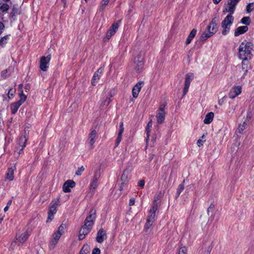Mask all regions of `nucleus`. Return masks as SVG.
<instances>
[{
  "label": "nucleus",
  "mask_w": 254,
  "mask_h": 254,
  "mask_svg": "<svg viewBox=\"0 0 254 254\" xmlns=\"http://www.w3.org/2000/svg\"><path fill=\"white\" fill-rule=\"evenodd\" d=\"M96 219V211L91 209L89 215L84 220V225L82 226L79 232L78 239L79 240L84 239L91 230L94 222Z\"/></svg>",
  "instance_id": "nucleus-1"
},
{
  "label": "nucleus",
  "mask_w": 254,
  "mask_h": 254,
  "mask_svg": "<svg viewBox=\"0 0 254 254\" xmlns=\"http://www.w3.org/2000/svg\"><path fill=\"white\" fill-rule=\"evenodd\" d=\"M252 46L249 43L242 42L239 48V58L243 61H248L252 58Z\"/></svg>",
  "instance_id": "nucleus-2"
},
{
  "label": "nucleus",
  "mask_w": 254,
  "mask_h": 254,
  "mask_svg": "<svg viewBox=\"0 0 254 254\" xmlns=\"http://www.w3.org/2000/svg\"><path fill=\"white\" fill-rule=\"evenodd\" d=\"M234 20V18L233 15H227L222 21L221 27L222 28V34L223 35H226L229 33Z\"/></svg>",
  "instance_id": "nucleus-3"
},
{
  "label": "nucleus",
  "mask_w": 254,
  "mask_h": 254,
  "mask_svg": "<svg viewBox=\"0 0 254 254\" xmlns=\"http://www.w3.org/2000/svg\"><path fill=\"white\" fill-rule=\"evenodd\" d=\"M27 140L28 137L25 132L24 134H22L19 136L18 140L17 146L15 151V154L16 153L19 155L23 152V150L26 146Z\"/></svg>",
  "instance_id": "nucleus-4"
},
{
  "label": "nucleus",
  "mask_w": 254,
  "mask_h": 254,
  "mask_svg": "<svg viewBox=\"0 0 254 254\" xmlns=\"http://www.w3.org/2000/svg\"><path fill=\"white\" fill-rule=\"evenodd\" d=\"M60 205V198L52 201L48 211V216L46 221L47 222H51L53 219L54 216L57 211V206Z\"/></svg>",
  "instance_id": "nucleus-5"
},
{
  "label": "nucleus",
  "mask_w": 254,
  "mask_h": 254,
  "mask_svg": "<svg viewBox=\"0 0 254 254\" xmlns=\"http://www.w3.org/2000/svg\"><path fill=\"white\" fill-rule=\"evenodd\" d=\"M144 53L140 52L134 58V67L135 70L138 72L143 68L144 64Z\"/></svg>",
  "instance_id": "nucleus-6"
},
{
  "label": "nucleus",
  "mask_w": 254,
  "mask_h": 254,
  "mask_svg": "<svg viewBox=\"0 0 254 254\" xmlns=\"http://www.w3.org/2000/svg\"><path fill=\"white\" fill-rule=\"evenodd\" d=\"M241 0H228L225 4L223 12H228V15H232L235 11L236 6Z\"/></svg>",
  "instance_id": "nucleus-7"
},
{
  "label": "nucleus",
  "mask_w": 254,
  "mask_h": 254,
  "mask_svg": "<svg viewBox=\"0 0 254 254\" xmlns=\"http://www.w3.org/2000/svg\"><path fill=\"white\" fill-rule=\"evenodd\" d=\"M157 210L158 202L157 200L155 199L152 202L151 208L148 211V214L147 217V219L154 222L155 220L156 212Z\"/></svg>",
  "instance_id": "nucleus-8"
},
{
  "label": "nucleus",
  "mask_w": 254,
  "mask_h": 254,
  "mask_svg": "<svg viewBox=\"0 0 254 254\" xmlns=\"http://www.w3.org/2000/svg\"><path fill=\"white\" fill-rule=\"evenodd\" d=\"M194 78V74L192 73H187L185 75L184 88L183 89V96H185L188 93L191 82Z\"/></svg>",
  "instance_id": "nucleus-9"
},
{
  "label": "nucleus",
  "mask_w": 254,
  "mask_h": 254,
  "mask_svg": "<svg viewBox=\"0 0 254 254\" xmlns=\"http://www.w3.org/2000/svg\"><path fill=\"white\" fill-rule=\"evenodd\" d=\"M51 59V55H49L47 57L43 56L41 58L40 61V68L41 70L43 71L47 70L49 68V64Z\"/></svg>",
  "instance_id": "nucleus-10"
},
{
  "label": "nucleus",
  "mask_w": 254,
  "mask_h": 254,
  "mask_svg": "<svg viewBox=\"0 0 254 254\" xmlns=\"http://www.w3.org/2000/svg\"><path fill=\"white\" fill-rule=\"evenodd\" d=\"M165 106L166 105L165 104H162L160 106L158 109V113L156 115V119L157 123L159 124H162L165 120L166 115L165 112Z\"/></svg>",
  "instance_id": "nucleus-11"
},
{
  "label": "nucleus",
  "mask_w": 254,
  "mask_h": 254,
  "mask_svg": "<svg viewBox=\"0 0 254 254\" xmlns=\"http://www.w3.org/2000/svg\"><path fill=\"white\" fill-rule=\"evenodd\" d=\"M61 236V233L59 232H55L53 234L52 238L50 240L49 245V248L50 250H53L55 249Z\"/></svg>",
  "instance_id": "nucleus-12"
},
{
  "label": "nucleus",
  "mask_w": 254,
  "mask_h": 254,
  "mask_svg": "<svg viewBox=\"0 0 254 254\" xmlns=\"http://www.w3.org/2000/svg\"><path fill=\"white\" fill-rule=\"evenodd\" d=\"M121 22V20H119L118 21L114 23L110 27L109 30L106 33V38L109 40L112 36L114 35L118 30L120 24Z\"/></svg>",
  "instance_id": "nucleus-13"
},
{
  "label": "nucleus",
  "mask_w": 254,
  "mask_h": 254,
  "mask_svg": "<svg viewBox=\"0 0 254 254\" xmlns=\"http://www.w3.org/2000/svg\"><path fill=\"white\" fill-rule=\"evenodd\" d=\"M30 233L29 231L26 230L21 234H17L16 236V242L19 243L18 245L24 243L29 238Z\"/></svg>",
  "instance_id": "nucleus-14"
},
{
  "label": "nucleus",
  "mask_w": 254,
  "mask_h": 254,
  "mask_svg": "<svg viewBox=\"0 0 254 254\" xmlns=\"http://www.w3.org/2000/svg\"><path fill=\"white\" fill-rule=\"evenodd\" d=\"M242 92V87L241 86H235L232 88L229 93L230 98L234 99L240 95Z\"/></svg>",
  "instance_id": "nucleus-15"
},
{
  "label": "nucleus",
  "mask_w": 254,
  "mask_h": 254,
  "mask_svg": "<svg viewBox=\"0 0 254 254\" xmlns=\"http://www.w3.org/2000/svg\"><path fill=\"white\" fill-rule=\"evenodd\" d=\"M75 186V182L72 180H67L63 186V190L64 192H69L71 191L70 189L73 188Z\"/></svg>",
  "instance_id": "nucleus-16"
},
{
  "label": "nucleus",
  "mask_w": 254,
  "mask_h": 254,
  "mask_svg": "<svg viewBox=\"0 0 254 254\" xmlns=\"http://www.w3.org/2000/svg\"><path fill=\"white\" fill-rule=\"evenodd\" d=\"M143 84V81L137 82L133 87L132 89V96L134 98H136L140 91L142 85Z\"/></svg>",
  "instance_id": "nucleus-17"
},
{
  "label": "nucleus",
  "mask_w": 254,
  "mask_h": 254,
  "mask_svg": "<svg viewBox=\"0 0 254 254\" xmlns=\"http://www.w3.org/2000/svg\"><path fill=\"white\" fill-rule=\"evenodd\" d=\"M97 135V132L95 130H93L90 133L87 141L88 143L90 146V149H92L94 148V144L95 141V138Z\"/></svg>",
  "instance_id": "nucleus-18"
},
{
  "label": "nucleus",
  "mask_w": 254,
  "mask_h": 254,
  "mask_svg": "<svg viewBox=\"0 0 254 254\" xmlns=\"http://www.w3.org/2000/svg\"><path fill=\"white\" fill-rule=\"evenodd\" d=\"M107 238L106 233L103 229H100L98 231L96 237V241L99 243H102L104 240Z\"/></svg>",
  "instance_id": "nucleus-19"
},
{
  "label": "nucleus",
  "mask_w": 254,
  "mask_h": 254,
  "mask_svg": "<svg viewBox=\"0 0 254 254\" xmlns=\"http://www.w3.org/2000/svg\"><path fill=\"white\" fill-rule=\"evenodd\" d=\"M124 131V124L121 122L120 123L119 130L118 133V136L116 140L115 146H118L122 139V135Z\"/></svg>",
  "instance_id": "nucleus-20"
},
{
  "label": "nucleus",
  "mask_w": 254,
  "mask_h": 254,
  "mask_svg": "<svg viewBox=\"0 0 254 254\" xmlns=\"http://www.w3.org/2000/svg\"><path fill=\"white\" fill-rule=\"evenodd\" d=\"M215 33V29L213 27L212 32H207L205 31L204 32L200 37V39L201 41H204L206 40L209 37L212 36Z\"/></svg>",
  "instance_id": "nucleus-21"
},
{
  "label": "nucleus",
  "mask_w": 254,
  "mask_h": 254,
  "mask_svg": "<svg viewBox=\"0 0 254 254\" xmlns=\"http://www.w3.org/2000/svg\"><path fill=\"white\" fill-rule=\"evenodd\" d=\"M102 72V69L101 68H99L94 74L93 76L92 77L91 80V84L92 85L95 86L98 80L100 78L101 74Z\"/></svg>",
  "instance_id": "nucleus-22"
},
{
  "label": "nucleus",
  "mask_w": 254,
  "mask_h": 254,
  "mask_svg": "<svg viewBox=\"0 0 254 254\" xmlns=\"http://www.w3.org/2000/svg\"><path fill=\"white\" fill-rule=\"evenodd\" d=\"M99 174L96 172L95 173L93 180L90 183V190H94L97 187V182L99 178Z\"/></svg>",
  "instance_id": "nucleus-23"
},
{
  "label": "nucleus",
  "mask_w": 254,
  "mask_h": 254,
  "mask_svg": "<svg viewBox=\"0 0 254 254\" xmlns=\"http://www.w3.org/2000/svg\"><path fill=\"white\" fill-rule=\"evenodd\" d=\"M248 27L247 26H242L238 27L235 31L234 35L237 37L241 34H243L248 30Z\"/></svg>",
  "instance_id": "nucleus-24"
},
{
  "label": "nucleus",
  "mask_w": 254,
  "mask_h": 254,
  "mask_svg": "<svg viewBox=\"0 0 254 254\" xmlns=\"http://www.w3.org/2000/svg\"><path fill=\"white\" fill-rule=\"evenodd\" d=\"M19 13L20 12L17 6L14 5L12 6L11 12L9 13V17L14 19L15 17L17 15L19 14Z\"/></svg>",
  "instance_id": "nucleus-25"
},
{
  "label": "nucleus",
  "mask_w": 254,
  "mask_h": 254,
  "mask_svg": "<svg viewBox=\"0 0 254 254\" xmlns=\"http://www.w3.org/2000/svg\"><path fill=\"white\" fill-rule=\"evenodd\" d=\"M21 105L19 102H15L11 104L10 105V110L12 114H15L18 111L19 108Z\"/></svg>",
  "instance_id": "nucleus-26"
},
{
  "label": "nucleus",
  "mask_w": 254,
  "mask_h": 254,
  "mask_svg": "<svg viewBox=\"0 0 254 254\" xmlns=\"http://www.w3.org/2000/svg\"><path fill=\"white\" fill-rule=\"evenodd\" d=\"M197 30L195 29H193L190 32V34L189 35L186 42V44L187 45H188L190 43L193 38L195 36L196 34Z\"/></svg>",
  "instance_id": "nucleus-27"
},
{
  "label": "nucleus",
  "mask_w": 254,
  "mask_h": 254,
  "mask_svg": "<svg viewBox=\"0 0 254 254\" xmlns=\"http://www.w3.org/2000/svg\"><path fill=\"white\" fill-rule=\"evenodd\" d=\"M217 24L216 23V21L214 20V19H213L209 24L207 26L206 30L207 32H212V28L214 27L215 29V33L217 31Z\"/></svg>",
  "instance_id": "nucleus-28"
},
{
  "label": "nucleus",
  "mask_w": 254,
  "mask_h": 254,
  "mask_svg": "<svg viewBox=\"0 0 254 254\" xmlns=\"http://www.w3.org/2000/svg\"><path fill=\"white\" fill-rule=\"evenodd\" d=\"M214 118V113L213 112H209L207 114L205 117L203 122L205 124H209L213 120Z\"/></svg>",
  "instance_id": "nucleus-29"
},
{
  "label": "nucleus",
  "mask_w": 254,
  "mask_h": 254,
  "mask_svg": "<svg viewBox=\"0 0 254 254\" xmlns=\"http://www.w3.org/2000/svg\"><path fill=\"white\" fill-rule=\"evenodd\" d=\"M14 170L13 168H10L8 169L7 172L6 174V179L9 181H12L14 179Z\"/></svg>",
  "instance_id": "nucleus-30"
},
{
  "label": "nucleus",
  "mask_w": 254,
  "mask_h": 254,
  "mask_svg": "<svg viewBox=\"0 0 254 254\" xmlns=\"http://www.w3.org/2000/svg\"><path fill=\"white\" fill-rule=\"evenodd\" d=\"M0 10L2 13H6L9 9V4L6 2H3L1 5H0Z\"/></svg>",
  "instance_id": "nucleus-31"
},
{
  "label": "nucleus",
  "mask_w": 254,
  "mask_h": 254,
  "mask_svg": "<svg viewBox=\"0 0 254 254\" xmlns=\"http://www.w3.org/2000/svg\"><path fill=\"white\" fill-rule=\"evenodd\" d=\"M121 180L123 182V185L124 184H127L128 180V171L125 170L122 174Z\"/></svg>",
  "instance_id": "nucleus-32"
},
{
  "label": "nucleus",
  "mask_w": 254,
  "mask_h": 254,
  "mask_svg": "<svg viewBox=\"0 0 254 254\" xmlns=\"http://www.w3.org/2000/svg\"><path fill=\"white\" fill-rule=\"evenodd\" d=\"M20 99L17 101L20 104H23L27 99V96L23 93L22 90H21L20 93L19 94Z\"/></svg>",
  "instance_id": "nucleus-33"
},
{
  "label": "nucleus",
  "mask_w": 254,
  "mask_h": 254,
  "mask_svg": "<svg viewBox=\"0 0 254 254\" xmlns=\"http://www.w3.org/2000/svg\"><path fill=\"white\" fill-rule=\"evenodd\" d=\"M247 123L245 121L243 122V123L240 124L238 128V131L242 133V132L247 127Z\"/></svg>",
  "instance_id": "nucleus-34"
},
{
  "label": "nucleus",
  "mask_w": 254,
  "mask_h": 254,
  "mask_svg": "<svg viewBox=\"0 0 254 254\" xmlns=\"http://www.w3.org/2000/svg\"><path fill=\"white\" fill-rule=\"evenodd\" d=\"M109 1L110 0H102L100 3L99 10L101 11H103L105 9L106 6L109 3Z\"/></svg>",
  "instance_id": "nucleus-35"
},
{
  "label": "nucleus",
  "mask_w": 254,
  "mask_h": 254,
  "mask_svg": "<svg viewBox=\"0 0 254 254\" xmlns=\"http://www.w3.org/2000/svg\"><path fill=\"white\" fill-rule=\"evenodd\" d=\"M9 35L3 36L0 39V45L4 47L7 42V40L9 38Z\"/></svg>",
  "instance_id": "nucleus-36"
},
{
  "label": "nucleus",
  "mask_w": 254,
  "mask_h": 254,
  "mask_svg": "<svg viewBox=\"0 0 254 254\" xmlns=\"http://www.w3.org/2000/svg\"><path fill=\"white\" fill-rule=\"evenodd\" d=\"M153 223V222L148 220L146 219V222L145 224L144 227V230L147 232L150 229V228L152 226V224Z\"/></svg>",
  "instance_id": "nucleus-37"
},
{
  "label": "nucleus",
  "mask_w": 254,
  "mask_h": 254,
  "mask_svg": "<svg viewBox=\"0 0 254 254\" xmlns=\"http://www.w3.org/2000/svg\"><path fill=\"white\" fill-rule=\"evenodd\" d=\"M246 10L248 13H250L254 10V3H249L246 6Z\"/></svg>",
  "instance_id": "nucleus-38"
},
{
  "label": "nucleus",
  "mask_w": 254,
  "mask_h": 254,
  "mask_svg": "<svg viewBox=\"0 0 254 254\" xmlns=\"http://www.w3.org/2000/svg\"><path fill=\"white\" fill-rule=\"evenodd\" d=\"M241 23L246 25H250L251 23V20L249 17H244L241 19Z\"/></svg>",
  "instance_id": "nucleus-39"
},
{
  "label": "nucleus",
  "mask_w": 254,
  "mask_h": 254,
  "mask_svg": "<svg viewBox=\"0 0 254 254\" xmlns=\"http://www.w3.org/2000/svg\"><path fill=\"white\" fill-rule=\"evenodd\" d=\"M205 135L204 134H203V135L201 136L200 138H199L197 141V144L199 147L202 146L203 145V143L205 141Z\"/></svg>",
  "instance_id": "nucleus-40"
},
{
  "label": "nucleus",
  "mask_w": 254,
  "mask_h": 254,
  "mask_svg": "<svg viewBox=\"0 0 254 254\" xmlns=\"http://www.w3.org/2000/svg\"><path fill=\"white\" fill-rule=\"evenodd\" d=\"M15 90H13L12 88H10L8 90V92L7 93V96L9 99H11L13 98L14 94H15Z\"/></svg>",
  "instance_id": "nucleus-41"
},
{
  "label": "nucleus",
  "mask_w": 254,
  "mask_h": 254,
  "mask_svg": "<svg viewBox=\"0 0 254 254\" xmlns=\"http://www.w3.org/2000/svg\"><path fill=\"white\" fill-rule=\"evenodd\" d=\"M236 110L235 106H232L231 107H229L227 110V113L228 115L233 114L235 112Z\"/></svg>",
  "instance_id": "nucleus-42"
},
{
  "label": "nucleus",
  "mask_w": 254,
  "mask_h": 254,
  "mask_svg": "<svg viewBox=\"0 0 254 254\" xmlns=\"http://www.w3.org/2000/svg\"><path fill=\"white\" fill-rule=\"evenodd\" d=\"M184 190V185L183 184H180L178 188L177 189V193L178 194V195L179 196L181 193L183 191V190Z\"/></svg>",
  "instance_id": "nucleus-43"
},
{
  "label": "nucleus",
  "mask_w": 254,
  "mask_h": 254,
  "mask_svg": "<svg viewBox=\"0 0 254 254\" xmlns=\"http://www.w3.org/2000/svg\"><path fill=\"white\" fill-rule=\"evenodd\" d=\"M178 254H187V249L185 247H181L178 252Z\"/></svg>",
  "instance_id": "nucleus-44"
},
{
  "label": "nucleus",
  "mask_w": 254,
  "mask_h": 254,
  "mask_svg": "<svg viewBox=\"0 0 254 254\" xmlns=\"http://www.w3.org/2000/svg\"><path fill=\"white\" fill-rule=\"evenodd\" d=\"M151 126H152V121H150L148 123L147 126L146 127V128L147 138L149 137V133L150 132V131L149 128L150 127H151Z\"/></svg>",
  "instance_id": "nucleus-45"
},
{
  "label": "nucleus",
  "mask_w": 254,
  "mask_h": 254,
  "mask_svg": "<svg viewBox=\"0 0 254 254\" xmlns=\"http://www.w3.org/2000/svg\"><path fill=\"white\" fill-rule=\"evenodd\" d=\"M0 75L2 79H6L7 77V69H4L1 71L0 73Z\"/></svg>",
  "instance_id": "nucleus-46"
},
{
  "label": "nucleus",
  "mask_w": 254,
  "mask_h": 254,
  "mask_svg": "<svg viewBox=\"0 0 254 254\" xmlns=\"http://www.w3.org/2000/svg\"><path fill=\"white\" fill-rule=\"evenodd\" d=\"M64 228H65V226H64L63 224H62L59 227L58 230L56 232L61 233V235H62L64 233Z\"/></svg>",
  "instance_id": "nucleus-47"
},
{
  "label": "nucleus",
  "mask_w": 254,
  "mask_h": 254,
  "mask_svg": "<svg viewBox=\"0 0 254 254\" xmlns=\"http://www.w3.org/2000/svg\"><path fill=\"white\" fill-rule=\"evenodd\" d=\"M84 167L81 166V167H79L78 169V170L76 171L75 174L77 176H79L82 174V173L84 171Z\"/></svg>",
  "instance_id": "nucleus-48"
},
{
  "label": "nucleus",
  "mask_w": 254,
  "mask_h": 254,
  "mask_svg": "<svg viewBox=\"0 0 254 254\" xmlns=\"http://www.w3.org/2000/svg\"><path fill=\"white\" fill-rule=\"evenodd\" d=\"M89 252V250L87 248L84 249V248H83L81 250L79 254H88Z\"/></svg>",
  "instance_id": "nucleus-49"
},
{
  "label": "nucleus",
  "mask_w": 254,
  "mask_h": 254,
  "mask_svg": "<svg viewBox=\"0 0 254 254\" xmlns=\"http://www.w3.org/2000/svg\"><path fill=\"white\" fill-rule=\"evenodd\" d=\"M100 250L99 248H95L93 250L92 254H100Z\"/></svg>",
  "instance_id": "nucleus-50"
},
{
  "label": "nucleus",
  "mask_w": 254,
  "mask_h": 254,
  "mask_svg": "<svg viewBox=\"0 0 254 254\" xmlns=\"http://www.w3.org/2000/svg\"><path fill=\"white\" fill-rule=\"evenodd\" d=\"M212 250V248L210 246H209L207 248V250L204 251L203 254H210Z\"/></svg>",
  "instance_id": "nucleus-51"
},
{
  "label": "nucleus",
  "mask_w": 254,
  "mask_h": 254,
  "mask_svg": "<svg viewBox=\"0 0 254 254\" xmlns=\"http://www.w3.org/2000/svg\"><path fill=\"white\" fill-rule=\"evenodd\" d=\"M145 185V182L144 180H140L138 183V186L140 187H143Z\"/></svg>",
  "instance_id": "nucleus-52"
},
{
  "label": "nucleus",
  "mask_w": 254,
  "mask_h": 254,
  "mask_svg": "<svg viewBox=\"0 0 254 254\" xmlns=\"http://www.w3.org/2000/svg\"><path fill=\"white\" fill-rule=\"evenodd\" d=\"M4 28V25L3 23L1 22H0V35L2 33Z\"/></svg>",
  "instance_id": "nucleus-53"
},
{
  "label": "nucleus",
  "mask_w": 254,
  "mask_h": 254,
  "mask_svg": "<svg viewBox=\"0 0 254 254\" xmlns=\"http://www.w3.org/2000/svg\"><path fill=\"white\" fill-rule=\"evenodd\" d=\"M134 202H135V199L134 198H131L129 199V206H132L133 205H134Z\"/></svg>",
  "instance_id": "nucleus-54"
},
{
  "label": "nucleus",
  "mask_w": 254,
  "mask_h": 254,
  "mask_svg": "<svg viewBox=\"0 0 254 254\" xmlns=\"http://www.w3.org/2000/svg\"><path fill=\"white\" fill-rule=\"evenodd\" d=\"M214 208V204L211 203L210 204V206L209 207V208H208V210H207L208 212H209V211H212L213 210Z\"/></svg>",
  "instance_id": "nucleus-55"
},
{
  "label": "nucleus",
  "mask_w": 254,
  "mask_h": 254,
  "mask_svg": "<svg viewBox=\"0 0 254 254\" xmlns=\"http://www.w3.org/2000/svg\"><path fill=\"white\" fill-rule=\"evenodd\" d=\"M127 184H124V185H123V183H122V184H121V186H120V190L121 191H122V190H123L124 188H125V186H127Z\"/></svg>",
  "instance_id": "nucleus-56"
},
{
  "label": "nucleus",
  "mask_w": 254,
  "mask_h": 254,
  "mask_svg": "<svg viewBox=\"0 0 254 254\" xmlns=\"http://www.w3.org/2000/svg\"><path fill=\"white\" fill-rule=\"evenodd\" d=\"M215 4H218L221 0H212Z\"/></svg>",
  "instance_id": "nucleus-57"
},
{
  "label": "nucleus",
  "mask_w": 254,
  "mask_h": 254,
  "mask_svg": "<svg viewBox=\"0 0 254 254\" xmlns=\"http://www.w3.org/2000/svg\"><path fill=\"white\" fill-rule=\"evenodd\" d=\"M8 208H9L8 205H6V206L4 208V212H6V211L8 209Z\"/></svg>",
  "instance_id": "nucleus-58"
},
{
  "label": "nucleus",
  "mask_w": 254,
  "mask_h": 254,
  "mask_svg": "<svg viewBox=\"0 0 254 254\" xmlns=\"http://www.w3.org/2000/svg\"><path fill=\"white\" fill-rule=\"evenodd\" d=\"M3 2V0H0V5H1Z\"/></svg>",
  "instance_id": "nucleus-59"
},
{
  "label": "nucleus",
  "mask_w": 254,
  "mask_h": 254,
  "mask_svg": "<svg viewBox=\"0 0 254 254\" xmlns=\"http://www.w3.org/2000/svg\"><path fill=\"white\" fill-rule=\"evenodd\" d=\"M11 201H9L8 202V203H7V205H10V204H11Z\"/></svg>",
  "instance_id": "nucleus-60"
},
{
  "label": "nucleus",
  "mask_w": 254,
  "mask_h": 254,
  "mask_svg": "<svg viewBox=\"0 0 254 254\" xmlns=\"http://www.w3.org/2000/svg\"><path fill=\"white\" fill-rule=\"evenodd\" d=\"M10 0H3L4 2H8Z\"/></svg>",
  "instance_id": "nucleus-61"
},
{
  "label": "nucleus",
  "mask_w": 254,
  "mask_h": 254,
  "mask_svg": "<svg viewBox=\"0 0 254 254\" xmlns=\"http://www.w3.org/2000/svg\"><path fill=\"white\" fill-rule=\"evenodd\" d=\"M2 220V218L0 219V223H1V222Z\"/></svg>",
  "instance_id": "nucleus-62"
},
{
  "label": "nucleus",
  "mask_w": 254,
  "mask_h": 254,
  "mask_svg": "<svg viewBox=\"0 0 254 254\" xmlns=\"http://www.w3.org/2000/svg\"><path fill=\"white\" fill-rule=\"evenodd\" d=\"M221 103V102H220V101H219V104H220Z\"/></svg>",
  "instance_id": "nucleus-63"
},
{
  "label": "nucleus",
  "mask_w": 254,
  "mask_h": 254,
  "mask_svg": "<svg viewBox=\"0 0 254 254\" xmlns=\"http://www.w3.org/2000/svg\"><path fill=\"white\" fill-rule=\"evenodd\" d=\"M221 103V102H220V101H219V104H220Z\"/></svg>",
  "instance_id": "nucleus-64"
}]
</instances>
